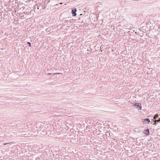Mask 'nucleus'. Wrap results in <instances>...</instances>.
<instances>
[{
  "mask_svg": "<svg viewBox=\"0 0 160 160\" xmlns=\"http://www.w3.org/2000/svg\"><path fill=\"white\" fill-rule=\"evenodd\" d=\"M134 106L138 110H140L141 109V105L139 103H136L134 104Z\"/></svg>",
  "mask_w": 160,
  "mask_h": 160,
  "instance_id": "f257e3e1",
  "label": "nucleus"
},
{
  "mask_svg": "<svg viewBox=\"0 0 160 160\" xmlns=\"http://www.w3.org/2000/svg\"><path fill=\"white\" fill-rule=\"evenodd\" d=\"M76 11L77 10L76 8H74L72 10V13L73 16H75L76 15Z\"/></svg>",
  "mask_w": 160,
  "mask_h": 160,
  "instance_id": "f03ea898",
  "label": "nucleus"
},
{
  "mask_svg": "<svg viewBox=\"0 0 160 160\" xmlns=\"http://www.w3.org/2000/svg\"><path fill=\"white\" fill-rule=\"evenodd\" d=\"M143 123H148L150 122V120L148 118H146L142 121Z\"/></svg>",
  "mask_w": 160,
  "mask_h": 160,
  "instance_id": "7ed1b4c3",
  "label": "nucleus"
},
{
  "mask_svg": "<svg viewBox=\"0 0 160 160\" xmlns=\"http://www.w3.org/2000/svg\"><path fill=\"white\" fill-rule=\"evenodd\" d=\"M143 133L144 134H146L147 135H148L149 134V130L148 129H147L146 130H144L143 131Z\"/></svg>",
  "mask_w": 160,
  "mask_h": 160,
  "instance_id": "20e7f679",
  "label": "nucleus"
},
{
  "mask_svg": "<svg viewBox=\"0 0 160 160\" xmlns=\"http://www.w3.org/2000/svg\"><path fill=\"white\" fill-rule=\"evenodd\" d=\"M160 122V119H158V120H155V121H154L155 123H154V125L156 124V122Z\"/></svg>",
  "mask_w": 160,
  "mask_h": 160,
  "instance_id": "39448f33",
  "label": "nucleus"
},
{
  "mask_svg": "<svg viewBox=\"0 0 160 160\" xmlns=\"http://www.w3.org/2000/svg\"><path fill=\"white\" fill-rule=\"evenodd\" d=\"M158 114H156L154 117H153L154 119H156L157 118H158Z\"/></svg>",
  "mask_w": 160,
  "mask_h": 160,
  "instance_id": "423d86ee",
  "label": "nucleus"
},
{
  "mask_svg": "<svg viewBox=\"0 0 160 160\" xmlns=\"http://www.w3.org/2000/svg\"><path fill=\"white\" fill-rule=\"evenodd\" d=\"M28 43L29 44V47H31V43L29 42H28Z\"/></svg>",
  "mask_w": 160,
  "mask_h": 160,
  "instance_id": "0eeeda50",
  "label": "nucleus"
},
{
  "mask_svg": "<svg viewBox=\"0 0 160 160\" xmlns=\"http://www.w3.org/2000/svg\"><path fill=\"white\" fill-rule=\"evenodd\" d=\"M8 143H4V145H6V144H8Z\"/></svg>",
  "mask_w": 160,
  "mask_h": 160,
  "instance_id": "6e6552de",
  "label": "nucleus"
},
{
  "mask_svg": "<svg viewBox=\"0 0 160 160\" xmlns=\"http://www.w3.org/2000/svg\"><path fill=\"white\" fill-rule=\"evenodd\" d=\"M60 4H62V3H61Z\"/></svg>",
  "mask_w": 160,
  "mask_h": 160,
  "instance_id": "1a4fd4ad",
  "label": "nucleus"
},
{
  "mask_svg": "<svg viewBox=\"0 0 160 160\" xmlns=\"http://www.w3.org/2000/svg\"><path fill=\"white\" fill-rule=\"evenodd\" d=\"M160 120V118H159Z\"/></svg>",
  "mask_w": 160,
  "mask_h": 160,
  "instance_id": "9d476101",
  "label": "nucleus"
}]
</instances>
